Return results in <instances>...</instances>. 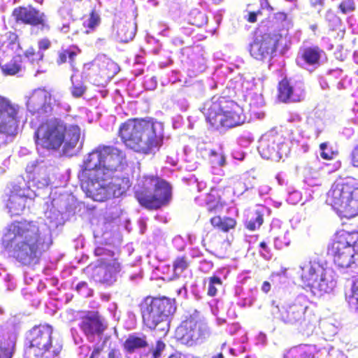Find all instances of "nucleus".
<instances>
[{
	"label": "nucleus",
	"instance_id": "nucleus-21",
	"mask_svg": "<svg viewBox=\"0 0 358 358\" xmlns=\"http://www.w3.org/2000/svg\"><path fill=\"white\" fill-rule=\"evenodd\" d=\"M278 99L283 102H299L303 99V94H296L289 81L284 78L278 83Z\"/></svg>",
	"mask_w": 358,
	"mask_h": 358
},
{
	"label": "nucleus",
	"instance_id": "nucleus-11",
	"mask_svg": "<svg viewBox=\"0 0 358 358\" xmlns=\"http://www.w3.org/2000/svg\"><path fill=\"white\" fill-rule=\"evenodd\" d=\"M299 277L304 287L327 293L332 289L326 268L315 261L304 262L299 267Z\"/></svg>",
	"mask_w": 358,
	"mask_h": 358
},
{
	"label": "nucleus",
	"instance_id": "nucleus-30",
	"mask_svg": "<svg viewBox=\"0 0 358 358\" xmlns=\"http://www.w3.org/2000/svg\"><path fill=\"white\" fill-rule=\"evenodd\" d=\"M89 358H122L121 353L115 348L103 351V345H95Z\"/></svg>",
	"mask_w": 358,
	"mask_h": 358
},
{
	"label": "nucleus",
	"instance_id": "nucleus-55",
	"mask_svg": "<svg viewBox=\"0 0 358 358\" xmlns=\"http://www.w3.org/2000/svg\"><path fill=\"white\" fill-rule=\"evenodd\" d=\"M327 148V143H322L320 145V150H321V152H324V151H326Z\"/></svg>",
	"mask_w": 358,
	"mask_h": 358
},
{
	"label": "nucleus",
	"instance_id": "nucleus-39",
	"mask_svg": "<svg viewBox=\"0 0 358 358\" xmlns=\"http://www.w3.org/2000/svg\"><path fill=\"white\" fill-rule=\"evenodd\" d=\"M101 71L108 78L113 77L117 72L116 64L113 62H108L106 66L101 69Z\"/></svg>",
	"mask_w": 358,
	"mask_h": 358
},
{
	"label": "nucleus",
	"instance_id": "nucleus-22",
	"mask_svg": "<svg viewBox=\"0 0 358 358\" xmlns=\"http://www.w3.org/2000/svg\"><path fill=\"white\" fill-rule=\"evenodd\" d=\"M223 192L220 189L212 188L206 194L205 203L207 211L210 213L220 212L225 206V201L222 199Z\"/></svg>",
	"mask_w": 358,
	"mask_h": 358
},
{
	"label": "nucleus",
	"instance_id": "nucleus-14",
	"mask_svg": "<svg viewBox=\"0 0 358 358\" xmlns=\"http://www.w3.org/2000/svg\"><path fill=\"white\" fill-rule=\"evenodd\" d=\"M20 106L0 96V133L14 136L17 134L20 119Z\"/></svg>",
	"mask_w": 358,
	"mask_h": 358
},
{
	"label": "nucleus",
	"instance_id": "nucleus-4",
	"mask_svg": "<svg viewBox=\"0 0 358 358\" xmlns=\"http://www.w3.org/2000/svg\"><path fill=\"white\" fill-rule=\"evenodd\" d=\"M80 129L78 124L67 125L59 118L42 122L34 132L35 143L46 150H58L64 143L66 149L74 148L79 141Z\"/></svg>",
	"mask_w": 358,
	"mask_h": 358
},
{
	"label": "nucleus",
	"instance_id": "nucleus-27",
	"mask_svg": "<svg viewBox=\"0 0 358 358\" xmlns=\"http://www.w3.org/2000/svg\"><path fill=\"white\" fill-rule=\"evenodd\" d=\"M210 223L213 227L217 228L222 232H228L234 229L236 225V220L230 217L214 216L210 218Z\"/></svg>",
	"mask_w": 358,
	"mask_h": 358
},
{
	"label": "nucleus",
	"instance_id": "nucleus-9",
	"mask_svg": "<svg viewBox=\"0 0 358 358\" xmlns=\"http://www.w3.org/2000/svg\"><path fill=\"white\" fill-rule=\"evenodd\" d=\"M327 255L340 268H348L358 259V232L341 231L327 246Z\"/></svg>",
	"mask_w": 358,
	"mask_h": 358
},
{
	"label": "nucleus",
	"instance_id": "nucleus-42",
	"mask_svg": "<svg viewBox=\"0 0 358 358\" xmlns=\"http://www.w3.org/2000/svg\"><path fill=\"white\" fill-rule=\"evenodd\" d=\"M259 247L262 249V250L259 252L261 256L266 260L271 259L272 254L271 253V250L268 247L265 241H262L259 243Z\"/></svg>",
	"mask_w": 358,
	"mask_h": 358
},
{
	"label": "nucleus",
	"instance_id": "nucleus-24",
	"mask_svg": "<svg viewBox=\"0 0 358 358\" xmlns=\"http://www.w3.org/2000/svg\"><path fill=\"white\" fill-rule=\"evenodd\" d=\"M324 50L317 45L304 47L301 50L300 57L310 66L319 65Z\"/></svg>",
	"mask_w": 358,
	"mask_h": 358
},
{
	"label": "nucleus",
	"instance_id": "nucleus-57",
	"mask_svg": "<svg viewBox=\"0 0 358 358\" xmlns=\"http://www.w3.org/2000/svg\"><path fill=\"white\" fill-rule=\"evenodd\" d=\"M212 358H224L222 352L213 356Z\"/></svg>",
	"mask_w": 358,
	"mask_h": 358
},
{
	"label": "nucleus",
	"instance_id": "nucleus-33",
	"mask_svg": "<svg viewBox=\"0 0 358 358\" xmlns=\"http://www.w3.org/2000/svg\"><path fill=\"white\" fill-rule=\"evenodd\" d=\"M338 10L343 15L353 13L356 10V3L355 0H342L338 5Z\"/></svg>",
	"mask_w": 358,
	"mask_h": 358
},
{
	"label": "nucleus",
	"instance_id": "nucleus-26",
	"mask_svg": "<svg viewBox=\"0 0 358 358\" xmlns=\"http://www.w3.org/2000/svg\"><path fill=\"white\" fill-rule=\"evenodd\" d=\"M22 58L20 55H15L7 62H0V69L2 73L7 76H15L21 71L22 69Z\"/></svg>",
	"mask_w": 358,
	"mask_h": 358
},
{
	"label": "nucleus",
	"instance_id": "nucleus-29",
	"mask_svg": "<svg viewBox=\"0 0 358 358\" xmlns=\"http://www.w3.org/2000/svg\"><path fill=\"white\" fill-rule=\"evenodd\" d=\"M117 34L121 42L128 43L135 36V27L131 22L122 24L118 27Z\"/></svg>",
	"mask_w": 358,
	"mask_h": 358
},
{
	"label": "nucleus",
	"instance_id": "nucleus-3",
	"mask_svg": "<svg viewBox=\"0 0 358 358\" xmlns=\"http://www.w3.org/2000/svg\"><path fill=\"white\" fill-rule=\"evenodd\" d=\"M124 159L123 150L113 145H99L87 155L80 166L79 180L83 183L91 180H104L105 176L117 171Z\"/></svg>",
	"mask_w": 358,
	"mask_h": 358
},
{
	"label": "nucleus",
	"instance_id": "nucleus-6",
	"mask_svg": "<svg viewBox=\"0 0 358 358\" xmlns=\"http://www.w3.org/2000/svg\"><path fill=\"white\" fill-rule=\"evenodd\" d=\"M134 195L142 207L148 210H158L170 203L172 187L167 181L157 176H143L138 179Z\"/></svg>",
	"mask_w": 358,
	"mask_h": 358
},
{
	"label": "nucleus",
	"instance_id": "nucleus-16",
	"mask_svg": "<svg viewBox=\"0 0 358 358\" xmlns=\"http://www.w3.org/2000/svg\"><path fill=\"white\" fill-rule=\"evenodd\" d=\"M12 17L17 24L37 27L41 31L50 29L45 13L31 5L15 8L12 12Z\"/></svg>",
	"mask_w": 358,
	"mask_h": 358
},
{
	"label": "nucleus",
	"instance_id": "nucleus-41",
	"mask_svg": "<svg viewBox=\"0 0 358 358\" xmlns=\"http://www.w3.org/2000/svg\"><path fill=\"white\" fill-rule=\"evenodd\" d=\"M87 87L83 84L81 85H73L71 92L73 97L80 98L86 92Z\"/></svg>",
	"mask_w": 358,
	"mask_h": 358
},
{
	"label": "nucleus",
	"instance_id": "nucleus-17",
	"mask_svg": "<svg viewBox=\"0 0 358 358\" xmlns=\"http://www.w3.org/2000/svg\"><path fill=\"white\" fill-rule=\"evenodd\" d=\"M96 256H100L98 259V266L96 267L97 273H105L102 278H99V281L103 283L110 282L113 278V274L120 271V265L117 259L115 257L113 252L98 247L94 250Z\"/></svg>",
	"mask_w": 358,
	"mask_h": 358
},
{
	"label": "nucleus",
	"instance_id": "nucleus-58",
	"mask_svg": "<svg viewBox=\"0 0 358 358\" xmlns=\"http://www.w3.org/2000/svg\"><path fill=\"white\" fill-rule=\"evenodd\" d=\"M255 13H256V16L262 15V12L261 9L257 10V11H255Z\"/></svg>",
	"mask_w": 358,
	"mask_h": 358
},
{
	"label": "nucleus",
	"instance_id": "nucleus-19",
	"mask_svg": "<svg viewBox=\"0 0 358 358\" xmlns=\"http://www.w3.org/2000/svg\"><path fill=\"white\" fill-rule=\"evenodd\" d=\"M277 46V41L271 34L264 33L253 41L250 52L255 59L263 60L275 52Z\"/></svg>",
	"mask_w": 358,
	"mask_h": 358
},
{
	"label": "nucleus",
	"instance_id": "nucleus-15",
	"mask_svg": "<svg viewBox=\"0 0 358 358\" xmlns=\"http://www.w3.org/2000/svg\"><path fill=\"white\" fill-rule=\"evenodd\" d=\"M176 335L185 345L192 347L197 345L201 337V322L198 313L189 315L177 327Z\"/></svg>",
	"mask_w": 358,
	"mask_h": 358
},
{
	"label": "nucleus",
	"instance_id": "nucleus-48",
	"mask_svg": "<svg viewBox=\"0 0 358 358\" xmlns=\"http://www.w3.org/2000/svg\"><path fill=\"white\" fill-rule=\"evenodd\" d=\"M245 20L250 23H255L257 22V17L255 11H250L248 14L244 17Z\"/></svg>",
	"mask_w": 358,
	"mask_h": 358
},
{
	"label": "nucleus",
	"instance_id": "nucleus-18",
	"mask_svg": "<svg viewBox=\"0 0 358 358\" xmlns=\"http://www.w3.org/2000/svg\"><path fill=\"white\" fill-rule=\"evenodd\" d=\"M308 306L305 299H298L287 306L278 307L279 317L285 323H301L305 319Z\"/></svg>",
	"mask_w": 358,
	"mask_h": 358
},
{
	"label": "nucleus",
	"instance_id": "nucleus-25",
	"mask_svg": "<svg viewBox=\"0 0 358 358\" xmlns=\"http://www.w3.org/2000/svg\"><path fill=\"white\" fill-rule=\"evenodd\" d=\"M148 346L147 336L144 334L139 336L136 334L129 335L123 344L124 349L129 353H133L137 350L145 348Z\"/></svg>",
	"mask_w": 358,
	"mask_h": 358
},
{
	"label": "nucleus",
	"instance_id": "nucleus-5",
	"mask_svg": "<svg viewBox=\"0 0 358 358\" xmlns=\"http://www.w3.org/2000/svg\"><path fill=\"white\" fill-rule=\"evenodd\" d=\"M138 308L143 327L166 335L169 331V315L176 309L174 300L167 297L147 296L141 299Z\"/></svg>",
	"mask_w": 358,
	"mask_h": 358
},
{
	"label": "nucleus",
	"instance_id": "nucleus-44",
	"mask_svg": "<svg viewBox=\"0 0 358 358\" xmlns=\"http://www.w3.org/2000/svg\"><path fill=\"white\" fill-rule=\"evenodd\" d=\"M51 46V41L48 38H43L38 41L39 50H46Z\"/></svg>",
	"mask_w": 358,
	"mask_h": 358
},
{
	"label": "nucleus",
	"instance_id": "nucleus-34",
	"mask_svg": "<svg viewBox=\"0 0 358 358\" xmlns=\"http://www.w3.org/2000/svg\"><path fill=\"white\" fill-rule=\"evenodd\" d=\"M100 23V17L99 15L94 11L92 10L90 13V17L83 25L85 27L88 28L86 32L89 33L90 31L94 30Z\"/></svg>",
	"mask_w": 358,
	"mask_h": 358
},
{
	"label": "nucleus",
	"instance_id": "nucleus-35",
	"mask_svg": "<svg viewBox=\"0 0 358 358\" xmlns=\"http://www.w3.org/2000/svg\"><path fill=\"white\" fill-rule=\"evenodd\" d=\"M222 284L221 279L217 276H213L210 278L208 295L210 296H215L217 292V287H220Z\"/></svg>",
	"mask_w": 358,
	"mask_h": 358
},
{
	"label": "nucleus",
	"instance_id": "nucleus-38",
	"mask_svg": "<svg viewBox=\"0 0 358 358\" xmlns=\"http://www.w3.org/2000/svg\"><path fill=\"white\" fill-rule=\"evenodd\" d=\"M13 354V345L0 342V358H11Z\"/></svg>",
	"mask_w": 358,
	"mask_h": 358
},
{
	"label": "nucleus",
	"instance_id": "nucleus-51",
	"mask_svg": "<svg viewBox=\"0 0 358 358\" xmlns=\"http://www.w3.org/2000/svg\"><path fill=\"white\" fill-rule=\"evenodd\" d=\"M311 6L313 7H323L324 6V1L323 0H311L310 1Z\"/></svg>",
	"mask_w": 358,
	"mask_h": 358
},
{
	"label": "nucleus",
	"instance_id": "nucleus-10",
	"mask_svg": "<svg viewBox=\"0 0 358 358\" xmlns=\"http://www.w3.org/2000/svg\"><path fill=\"white\" fill-rule=\"evenodd\" d=\"M104 180H91L89 182L80 183L87 196L96 201L118 198L124 194L131 187L129 178L125 176H115L105 183Z\"/></svg>",
	"mask_w": 358,
	"mask_h": 358
},
{
	"label": "nucleus",
	"instance_id": "nucleus-8",
	"mask_svg": "<svg viewBox=\"0 0 358 358\" xmlns=\"http://www.w3.org/2000/svg\"><path fill=\"white\" fill-rule=\"evenodd\" d=\"M326 202L344 217L358 215V183L353 178L336 181L327 192Z\"/></svg>",
	"mask_w": 358,
	"mask_h": 358
},
{
	"label": "nucleus",
	"instance_id": "nucleus-36",
	"mask_svg": "<svg viewBox=\"0 0 358 358\" xmlns=\"http://www.w3.org/2000/svg\"><path fill=\"white\" fill-rule=\"evenodd\" d=\"M264 222L263 215L259 212H256V217L254 220L248 221L245 227L250 231H255L259 228Z\"/></svg>",
	"mask_w": 358,
	"mask_h": 358
},
{
	"label": "nucleus",
	"instance_id": "nucleus-43",
	"mask_svg": "<svg viewBox=\"0 0 358 358\" xmlns=\"http://www.w3.org/2000/svg\"><path fill=\"white\" fill-rule=\"evenodd\" d=\"M8 45H19V36L15 31H8L6 34Z\"/></svg>",
	"mask_w": 358,
	"mask_h": 358
},
{
	"label": "nucleus",
	"instance_id": "nucleus-52",
	"mask_svg": "<svg viewBox=\"0 0 358 358\" xmlns=\"http://www.w3.org/2000/svg\"><path fill=\"white\" fill-rule=\"evenodd\" d=\"M301 358H315V355L313 353H308L306 352H303L301 354Z\"/></svg>",
	"mask_w": 358,
	"mask_h": 358
},
{
	"label": "nucleus",
	"instance_id": "nucleus-28",
	"mask_svg": "<svg viewBox=\"0 0 358 358\" xmlns=\"http://www.w3.org/2000/svg\"><path fill=\"white\" fill-rule=\"evenodd\" d=\"M62 350V345L56 342L52 347L48 348V349L34 352L25 356L26 358H59Z\"/></svg>",
	"mask_w": 358,
	"mask_h": 358
},
{
	"label": "nucleus",
	"instance_id": "nucleus-37",
	"mask_svg": "<svg viewBox=\"0 0 358 358\" xmlns=\"http://www.w3.org/2000/svg\"><path fill=\"white\" fill-rule=\"evenodd\" d=\"M24 55L27 59H30L32 63L42 61L43 58V54L39 51L36 52L34 47H30L26 50L24 52Z\"/></svg>",
	"mask_w": 358,
	"mask_h": 358
},
{
	"label": "nucleus",
	"instance_id": "nucleus-46",
	"mask_svg": "<svg viewBox=\"0 0 358 358\" xmlns=\"http://www.w3.org/2000/svg\"><path fill=\"white\" fill-rule=\"evenodd\" d=\"M273 18L278 22H283L287 20V14L285 12H278L274 14Z\"/></svg>",
	"mask_w": 358,
	"mask_h": 358
},
{
	"label": "nucleus",
	"instance_id": "nucleus-47",
	"mask_svg": "<svg viewBox=\"0 0 358 358\" xmlns=\"http://www.w3.org/2000/svg\"><path fill=\"white\" fill-rule=\"evenodd\" d=\"M351 157L352 165L355 167H358V145L352 150Z\"/></svg>",
	"mask_w": 358,
	"mask_h": 358
},
{
	"label": "nucleus",
	"instance_id": "nucleus-59",
	"mask_svg": "<svg viewBox=\"0 0 358 358\" xmlns=\"http://www.w3.org/2000/svg\"><path fill=\"white\" fill-rule=\"evenodd\" d=\"M317 28V26L316 24H313L310 26V29L313 30V31H315Z\"/></svg>",
	"mask_w": 358,
	"mask_h": 358
},
{
	"label": "nucleus",
	"instance_id": "nucleus-60",
	"mask_svg": "<svg viewBox=\"0 0 358 358\" xmlns=\"http://www.w3.org/2000/svg\"><path fill=\"white\" fill-rule=\"evenodd\" d=\"M196 358H199V357H196Z\"/></svg>",
	"mask_w": 358,
	"mask_h": 358
},
{
	"label": "nucleus",
	"instance_id": "nucleus-49",
	"mask_svg": "<svg viewBox=\"0 0 358 358\" xmlns=\"http://www.w3.org/2000/svg\"><path fill=\"white\" fill-rule=\"evenodd\" d=\"M262 8H266L270 11L273 10V8L269 3L268 0H259Z\"/></svg>",
	"mask_w": 358,
	"mask_h": 358
},
{
	"label": "nucleus",
	"instance_id": "nucleus-20",
	"mask_svg": "<svg viewBox=\"0 0 358 358\" xmlns=\"http://www.w3.org/2000/svg\"><path fill=\"white\" fill-rule=\"evenodd\" d=\"M80 52L81 50L77 45H71L66 48H62L57 52L56 63L60 66L68 62L71 69L73 71H77L76 59Z\"/></svg>",
	"mask_w": 358,
	"mask_h": 358
},
{
	"label": "nucleus",
	"instance_id": "nucleus-54",
	"mask_svg": "<svg viewBox=\"0 0 358 358\" xmlns=\"http://www.w3.org/2000/svg\"><path fill=\"white\" fill-rule=\"evenodd\" d=\"M60 30L64 33H67L69 31V24H63L62 27H61Z\"/></svg>",
	"mask_w": 358,
	"mask_h": 358
},
{
	"label": "nucleus",
	"instance_id": "nucleus-2",
	"mask_svg": "<svg viewBox=\"0 0 358 358\" xmlns=\"http://www.w3.org/2000/svg\"><path fill=\"white\" fill-rule=\"evenodd\" d=\"M153 117H131L122 122L117 135L127 148L138 154L155 155L164 144V132Z\"/></svg>",
	"mask_w": 358,
	"mask_h": 358
},
{
	"label": "nucleus",
	"instance_id": "nucleus-50",
	"mask_svg": "<svg viewBox=\"0 0 358 358\" xmlns=\"http://www.w3.org/2000/svg\"><path fill=\"white\" fill-rule=\"evenodd\" d=\"M262 290L264 293H268L271 290V285L269 282L264 281L262 285Z\"/></svg>",
	"mask_w": 358,
	"mask_h": 358
},
{
	"label": "nucleus",
	"instance_id": "nucleus-1",
	"mask_svg": "<svg viewBox=\"0 0 358 358\" xmlns=\"http://www.w3.org/2000/svg\"><path fill=\"white\" fill-rule=\"evenodd\" d=\"M1 247L23 266L39 263L50 243L45 241L36 221L22 219L10 222L1 241Z\"/></svg>",
	"mask_w": 358,
	"mask_h": 358
},
{
	"label": "nucleus",
	"instance_id": "nucleus-56",
	"mask_svg": "<svg viewBox=\"0 0 358 358\" xmlns=\"http://www.w3.org/2000/svg\"><path fill=\"white\" fill-rule=\"evenodd\" d=\"M44 182L42 183L43 185L44 186H47L48 185L49 182H50V179L48 177L45 178L43 179Z\"/></svg>",
	"mask_w": 358,
	"mask_h": 358
},
{
	"label": "nucleus",
	"instance_id": "nucleus-45",
	"mask_svg": "<svg viewBox=\"0 0 358 358\" xmlns=\"http://www.w3.org/2000/svg\"><path fill=\"white\" fill-rule=\"evenodd\" d=\"M337 154H338L337 152H334L331 150H329V151L326 150L324 152H321L320 156L324 159L331 160V159H334L337 155Z\"/></svg>",
	"mask_w": 358,
	"mask_h": 358
},
{
	"label": "nucleus",
	"instance_id": "nucleus-13",
	"mask_svg": "<svg viewBox=\"0 0 358 358\" xmlns=\"http://www.w3.org/2000/svg\"><path fill=\"white\" fill-rule=\"evenodd\" d=\"M78 327L89 341L101 337L108 328L105 318L98 310H80Z\"/></svg>",
	"mask_w": 358,
	"mask_h": 358
},
{
	"label": "nucleus",
	"instance_id": "nucleus-12",
	"mask_svg": "<svg viewBox=\"0 0 358 358\" xmlns=\"http://www.w3.org/2000/svg\"><path fill=\"white\" fill-rule=\"evenodd\" d=\"M53 340V328L50 324L44 323L34 325L26 335L25 355L52 347L55 344Z\"/></svg>",
	"mask_w": 358,
	"mask_h": 358
},
{
	"label": "nucleus",
	"instance_id": "nucleus-7",
	"mask_svg": "<svg viewBox=\"0 0 358 358\" xmlns=\"http://www.w3.org/2000/svg\"><path fill=\"white\" fill-rule=\"evenodd\" d=\"M206 121L214 129L232 128L245 122L243 108L225 96H213L206 103Z\"/></svg>",
	"mask_w": 358,
	"mask_h": 358
},
{
	"label": "nucleus",
	"instance_id": "nucleus-32",
	"mask_svg": "<svg viewBox=\"0 0 358 358\" xmlns=\"http://www.w3.org/2000/svg\"><path fill=\"white\" fill-rule=\"evenodd\" d=\"M189 262L185 256L177 257L173 264L174 275L179 277L180 274L188 267Z\"/></svg>",
	"mask_w": 358,
	"mask_h": 358
},
{
	"label": "nucleus",
	"instance_id": "nucleus-31",
	"mask_svg": "<svg viewBox=\"0 0 358 358\" xmlns=\"http://www.w3.org/2000/svg\"><path fill=\"white\" fill-rule=\"evenodd\" d=\"M208 163L212 167L223 166L225 164V157L220 152L210 150L207 159Z\"/></svg>",
	"mask_w": 358,
	"mask_h": 358
},
{
	"label": "nucleus",
	"instance_id": "nucleus-23",
	"mask_svg": "<svg viewBox=\"0 0 358 358\" xmlns=\"http://www.w3.org/2000/svg\"><path fill=\"white\" fill-rule=\"evenodd\" d=\"M27 196L20 191L12 190L7 201V207L12 215H20L25 208Z\"/></svg>",
	"mask_w": 358,
	"mask_h": 358
},
{
	"label": "nucleus",
	"instance_id": "nucleus-40",
	"mask_svg": "<svg viewBox=\"0 0 358 358\" xmlns=\"http://www.w3.org/2000/svg\"><path fill=\"white\" fill-rule=\"evenodd\" d=\"M166 343L162 340L156 341L155 348L151 349L152 356L153 358H161L163 351L166 348Z\"/></svg>",
	"mask_w": 358,
	"mask_h": 358
},
{
	"label": "nucleus",
	"instance_id": "nucleus-53",
	"mask_svg": "<svg viewBox=\"0 0 358 358\" xmlns=\"http://www.w3.org/2000/svg\"><path fill=\"white\" fill-rule=\"evenodd\" d=\"M84 287H87V282H80L77 285H76V290L77 291H80L81 288Z\"/></svg>",
	"mask_w": 358,
	"mask_h": 358
}]
</instances>
